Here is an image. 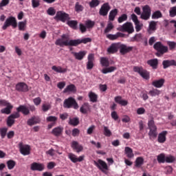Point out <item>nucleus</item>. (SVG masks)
<instances>
[{
	"instance_id": "nucleus-57",
	"label": "nucleus",
	"mask_w": 176,
	"mask_h": 176,
	"mask_svg": "<svg viewBox=\"0 0 176 176\" xmlns=\"http://www.w3.org/2000/svg\"><path fill=\"white\" fill-rule=\"evenodd\" d=\"M165 162L166 163H174L175 162V157L173 155L165 157Z\"/></svg>"
},
{
	"instance_id": "nucleus-33",
	"label": "nucleus",
	"mask_w": 176,
	"mask_h": 176,
	"mask_svg": "<svg viewBox=\"0 0 176 176\" xmlns=\"http://www.w3.org/2000/svg\"><path fill=\"white\" fill-rule=\"evenodd\" d=\"M157 25V23H156V21H151L149 23V25H148V32L149 34H151V31H156V26Z\"/></svg>"
},
{
	"instance_id": "nucleus-41",
	"label": "nucleus",
	"mask_w": 176,
	"mask_h": 176,
	"mask_svg": "<svg viewBox=\"0 0 176 176\" xmlns=\"http://www.w3.org/2000/svg\"><path fill=\"white\" fill-rule=\"evenodd\" d=\"M162 17H163V14L160 10L154 12L151 16L153 19H162Z\"/></svg>"
},
{
	"instance_id": "nucleus-54",
	"label": "nucleus",
	"mask_w": 176,
	"mask_h": 176,
	"mask_svg": "<svg viewBox=\"0 0 176 176\" xmlns=\"http://www.w3.org/2000/svg\"><path fill=\"white\" fill-rule=\"evenodd\" d=\"M113 30V24L112 22H110L107 24V28L104 30V34H108V32H111Z\"/></svg>"
},
{
	"instance_id": "nucleus-32",
	"label": "nucleus",
	"mask_w": 176,
	"mask_h": 176,
	"mask_svg": "<svg viewBox=\"0 0 176 176\" xmlns=\"http://www.w3.org/2000/svg\"><path fill=\"white\" fill-rule=\"evenodd\" d=\"M124 153L129 159L134 157V153H133V149L131 148L129 146L125 147Z\"/></svg>"
},
{
	"instance_id": "nucleus-2",
	"label": "nucleus",
	"mask_w": 176,
	"mask_h": 176,
	"mask_svg": "<svg viewBox=\"0 0 176 176\" xmlns=\"http://www.w3.org/2000/svg\"><path fill=\"white\" fill-rule=\"evenodd\" d=\"M9 27L17 28V19H16V17L12 16L8 17L2 26V30L5 31L6 30H8Z\"/></svg>"
},
{
	"instance_id": "nucleus-44",
	"label": "nucleus",
	"mask_w": 176,
	"mask_h": 176,
	"mask_svg": "<svg viewBox=\"0 0 176 176\" xmlns=\"http://www.w3.org/2000/svg\"><path fill=\"white\" fill-rule=\"evenodd\" d=\"M141 41H142V34L141 33L136 34L132 38V42H141Z\"/></svg>"
},
{
	"instance_id": "nucleus-60",
	"label": "nucleus",
	"mask_w": 176,
	"mask_h": 176,
	"mask_svg": "<svg viewBox=\"0 0 176 176\" xmlns=\"http://www.w3.org/2000/svg\"><path fill=\"white\" fill-rule=\"evenodd\" d=\"M135 25L136 32H140V30H142L143 25L140 21L136 22V23H135Z\"/></svg>"
},
{
	"instance_id": "nucleus-38",
	"label": "nucleus",
	"mask_w": 176,
	"mask_h": 176,
	"mask_svg": "<svg viewBox=\"0 0 176 176\" xmlns=\"http://www.w3.org/2000/svg\"><path fill=\"white\" fill-rule=\"evenodd\" d=\"M89 103H84L80 108V112L84 114L87 113V111H89Z\"/></svg>"
},
{
	"instance_id": "nucleus-13",
	"label": "nucleus",
	"mask_w": 176,
	"mask_h": 176,
	"mask_svg": "<svg viewBox=\"0 0 176 176\" xmlns=\"http://www.w3.org/2000/svg\"><path fill=\"white\" fill-rule=\"evenodd\" d=\"M68 158L72 162V163H78V162H83L85 160V155H80L78 157L75 154L69 153L68 154Z\"/></svg>"
},
{
	"instance_id": "nucleus-3",
	"label": "nucleus",
	"mask_w": 176,
	"mask_h": 176,
	"mask_svg": "<svg viewBox=\"0 0 176 176\" xmlns=\"http://www.w3.org/2000/svg\"><path fill=\"white\" fill-rule=\"evenodd\" d=\"M153 48L157 52L156 56L158 57L168 52V47L163 45L160 41L156 42L153 45Z\"/></svg>"
},
{
	"instance_id": "nucleus-11",
	"label": "nucleus",
	"mask_w": 176,
	"mask_h": 176,
	"mask_svg": "<svg viewBox=\"0 0 176 176\" xmlns=\"http://www.w3.org/2000/svg\"><path fill=\"white\" fill-rule=\"evenodd\" d=\"M109 10H111L109 3H104L99 10V14L103 16H108V12H109Z\"/></svg>"
},
{
	"instance_id": "nucleus-29",
	"label": "nucleus",
	"mask_w": 176,
	"mask_h": 176,
	"mask_svg": "<svg viewBox=\"0 0 176 176\" xmlns=\"http://www.w3.org/2000/svg\"><path fill=\"white\" fill-rule=\"evenodd\" d=\"M74 56L76 60H83L85 56H86V51H80L79 52H74Z\"/></svg>"
},
{
	"instance_id": "nucleus-56",
	"label": "nucleus",
	"mask_w": 176,
	"mask_h": 176,
	"mask_svg": "<svg viewBox=\"0 0 176 176\" xmlns=\"http://www.w3.org/2000/svg\"><path fill=\"white\" fill-rule=\"evenodd\" d=\"M52 69L55 71V72H59L60 74L67 71V69H63L61 67H52Z\"/></svg>"
},
{
	"instance_id": "nucleus-18",
	"label": "nucleus",
	"mask_w": 176,
	"mask_h": 176,
	"mask_svg": "<svg viewBox=\"0 0 176 176\" xmlns=\"http://www.w3.org/2000/svg\"><path fill=\"white\" fill-rule=\"evenodd\" d=\"M38 123H41V118L35 116H32L27 122L28 126H34V124H38Z\"/></svg>"
},
{
	"instance_id": "nucleus-19",
	"label": "nucleus",
	"mask_w": 176,
	"mask_h": 176,
	"mask_svg": "<svg viewBox=\"0 0 176 176\" xmlns=\"http://www.w3.org/2000/svg\"><path fill=\"white\" fill-rule=\"evenodd\" d=\"M71 146L72 149L76 151L77 153H79V152H82V151H83V146L79 144V143L76 141H73Z\"/></svg>"
},
{
	"instance_id": "nucleus-64",
	"label": "nucleus",
	"mask_w": 176,
	"mask_h": 176,
	"mask_svg": "<svg viewBox=\"0 0 176 176\" xmlns=\"http://www.w3.org/2000/svg\"><path fill=\"white\" fill-rule=\"evenodd\" d=\"M32 8H38L41 3L39 0H32Z\"/></svg>"
},
{
	"instance_id": "nucleus-49",
	"label": "nucleus",
	"mask_w": 176,
	"mask_h": 176,
	"mask_svg": "<svg viewBox=\"0 0 176 176\" xmlns=\"http://www.w3.org/2000/svg\"><path fill=\"white\" fill-rule=\"evenodd\" d=\"M84 9H85V8L83 7V6L80 5V3H79V2L76 3L75 10H76V12H77V13H79V12H83Z\"/></svg>"
},
{
	"instance_id": "nucleus-23",
	"label": "nucleus",
	"mask_w": 176,
	"mask_h": 176,
	"mask_svg": "<svg viewBox=\"0 0 176 176\" xmlns=\"http://www.w3.org/2000/svg\"><path fill=\"white\" fill-rule=\"evenodd\" d=\"M63 130H64L63 127L57 126L52 131V134H53V135H55V137H60V135L63 134Z\"/></svg>"
},
{
	"instance_id": "nucleus-51",
	"label": "nucleus",
	"mask_w": 176,
	"mask_h": 176,
	"mask_svg": "<svg viewBox=\"0 0 176 176\" xmlns=\"http://www.w3.org/2000/svg\"><path fill=\"white\" fill-rule=\"evenodd\" d=\"M103 131L104 135H105V137H111V135H112V132L111 131L109 128H108V126H104Z\"/></svg>"
},
{
	"instance_id": "nucleus-12",
	"label": "nucleus",
	"mask_w": 176,
	"mask_h": 176,
	"mask_svg": "<svg viewBox=\"0 0 176 176\" xmlns=\"http://www.w3.org/2000/svg\"><path fill=\"white\" fill-rule=\"evenodd\" d=\"M18 118H20V113H14L11 114L7 119V126L12 127L14 124V119H18Z\"/></svg>"
},
{
	"instance_id": "nucleus-50",
	"label": "nucleus",
	"mask_w": 176,
	"mask_h": 176,
	"mask_svg": "<svg viewBox=\"0 0 176 176\" xmlns=\"http://www.w3.org/2000/svg\"><path fill=\"white\" fill-rule=\"evenodd\" d=\"M52 109V105L50 103H43L42 105V111L43 112H47L50 109Z\"/></svg>"
},
{
	"instance_id": "nucleus-22",
	"label": "nucleus",
	"mask_w": 176,
	"mask_h": 176,
	"mask_svg": "<svg viewBox=\"0 0 176 176\" xmlns=\"http://www.w3.org/2000/svg\"><path fill=\"white\" fill-rule=\"evenodd\" d=\"M167 131H163L162 132L159 133L157 141L158 142H160V144H164V142H166V136L167 135Z\"/></svg>"
},
{
	"instance_id": "nucleus-30",
	"label": "nucleus",
	"mask_w": 176,
	"mask_h": 176,
	"mask_svg": "<svg viewBox=\"0 0 176 176\" xmlns=\"http://www.w3.org/2000/svg\"><path fill=\"white\" fill-rule=\"evenodd\" d=\"M87 67H94V54H89L87 57Z\"/></svg>"
},
{
	"instance_id": "nucleus-45",
	"label": "nucleus",
	"mask_w": 176,
	"mask_h": 176,
	"mask_svg": "<svg viewBox=\"0 0 176 176\" xmlns=\"http://www.w3.org/2000/svg\"><path fill=\"white\" fill-rule=\"evenodd\" d=\"M127 14H122L120 16L118 17V21L119 24H122V23H124V21H127Z\"/></svg>"
},
{
	"instance_id": "nucleus-52",
	"label": "nucleus",
	"mask_w": 176,
	"mask_h": 176,
	"mask_svg": "<svg viewBox=\"0 0 176 176\" xmlns=\"http://www.w3.org/2000/svg\"><path fill=\"white\" fill-rule=\"evenodd\" d=\"M115 69H116V67H106L102 70V74H109V72H113Z\"/></svg>"
},
{
	"instance_id": "nucleus-7",
	"label": "nucleus",
	"mask_w": 176,
	"mask_h": 176,
	"mask_svg": "<svg viewBox=\"0 0 176 176\" xmlns=\"http://www.w3.org/2000/svg\"><path fill=\"white\" fill-rule=\"evenodd\" d=\"M142 13L140 15V19L142 20H149L151 19V14L152 10H151V7L149 6L146 5L142 8Z\"/></svg>"
},
{
	"instance_id": "nucleus-35",
	"label": "nucleus",
	"mask_w": 176,
	"mask_h": 176,
	"mask_svg": "<svg viewBox=\"0 0 176 176\" xmlns=\"http://www.w3.org/2000/svg\"><path fill=\"white\" fill-rule=\"evenodd\" d=\"M152 85L155 87H157V88L162 87V86H163V85H164V79H160L158 80L153 81L152 82Z\"/></svg>"
},
{
	"instance_id": "nucleus-10",
	"label": "nucleus",
	"mask_w": 176,
	"mask_h": 176,
	"mask_svg": "<svg viewBox=\"0 0 176 176\" xmlns=\"http://www.w3.org/2000/svg\"><path fill=\"white\" fill-rule=\"evenodd\" d=\"M19 148L20 153H21V155H23V156H27L30 155L31 151L30 145H24L23 142H20L19 144Z\"/></svg>"
},
{
	"instance_id": "nucleus-27",
	"label": "nucleus",
	"mask_w": 176,
	"mask_h": 176,
	"mask_svg": "<svg viewBox=\"0 0 176 176\" xmlns=\"http://www.w3.org/2000/svg\"><path fill=\"white\" fill-rule=\"evenodd\" d=\"M163 67H176V61L175 60H166L162 62Z\"/></svg>"
},
{
	"instance_id": "nucleus-1",
	"label": "nucleus",
	"mask_w": 176,
	"mask_h": 176,
	"mask_svg": "<svg viewBox=\"0 0 176 176\" xmlns=\"http://www.w3.org/2000/svg\"><path fill=\"white\" fill-rule=\"evenodd\" d=\"M90 42H91V38L89 37L69 40V36L63 34L60 38H58L56 41L55 45H56V46H60V47H64V46H79L81 43L86 45V43H89Z\"/></svg>"
},
{
	"instance_id": "nucleus-4",
	"label": "nucleus",
	"mask_w": 176,
	"mask_h": 176,
	"mask_svg": "<svg viewBox=\"0 0 176 176\" xmlns=\"http://www.w3.org/2000/svg\"><path fill=\"white\" fill-rule=\"evenodd\" d=\"M63 107L69 109V108H74V109H78L79 108V105L75 98L72 97H69L65 99L63 102Z\"/></svg>"
},
{
	"instance_id": "nucleus-5",
	"label": "nucleus",
	"mask_w": 176,
	"mask_h": 176,
	"mask_svg": "<svg viewBox=\"0 0 176 176\" xmlns=\"http://www.w3.org/2000/svg\"><path fill=\"white\" fill-rule=\"evenodd\" d=\"M118 31L127 32L129 34H133V32H134V25H133L131 22H126L118 28Z\"/></svg>"
},
{
	"instance_id": "nucleus-6",
	"label": "nucleus",
	"mask_w": 176,
	"mask_h": 176,
	"mask_svg": "<svg viewBox=\"0 0 176 176\" xmlns=\"http://www.w3.org/2000/svg\"><path fill=\"white\" fill-rule=\"evenodd\" d=\"M94 164L102 171V173H104L105 174L106 171L105 170H108V164H107V162L103 161L102 160H98V161L94 160Z\"/></svg>"
},
{
	"instance_id": "nucleus-58",
	"label": "nucleus",
	"mask_w": 176,
	"mask_h": 176,
	"mask_svg": "<svg viewBox=\"0 0 176 176\" xmlns=\"http://www.w3.org/2000/svg\"><path fill=\"white\" fill-rule=\"evenodd\" d=\"M170 17H175L176 16V6L170 8L169 10Z\"/></svg>"
},
{
	"instance_id": "nucleus-20",
	"label": "nucleus",
	"mask_w": 176,
	"mask_h": 176,
	"mask_svg": "<svg viewBox=\"0 0 176 176\" xmlns=\"http://www.w3.org/2000/svg\"><path fill=\"white\" fill-rule=\"evenodd\" d=\"M16 111V113H19V112H21L25 116H27V115H30V109L25 105H20L17 107Z\"/></svg>"
},
{
	"instance_id": "nucleus-47",
	"label": "nucleus",
	"mask_w": 176,
	"mask_h": 176,
	"mask_svg": "<svg viewBox=\"0 0 176 176\" xmlns=\"http://www.w3.org/2000/svg\"><path fill=\"white\" fill-rule=\"evenodd\" d=\"M67 24L73 30H76L78 28V21H69Z\"/></svg>"
},
{
	"instance_id": "nucleus-26",
	"label": "nucleus",
	"mask_w": 176,
	"mask_h": 176,
	"mask_svg": "<svg viewBox=\"0 0 176 176\" xmlns=\"http://www.w3.org/2000/svg\"><path fill=\"white\" fill-rule=\"evenodd\" d=\"M76 87L74 84L67 85V87L63 90V93H76Z\"/></svg>"
},
{
	"instance_id": "nucleus-9",
	"label": "nucleus",
	"mask_w": 176,
	"mask_h": 176,
	"mask_svg": "<svg viewBox=\"0 0 176 176\" xmlns=\"http://www.w3.org/2000/svg\"><path fill=\"white\" fill-rule=\"evenodd\" d=\"M54 19L59 20V21H62L63 23H65L67 20L69 19V15L64 12L58 11L56 12Z\"/></svg>"
},
{
	"instance_id": "nucleus-14",
	"label": "nucleus",
	"mask_w": 176,
	"mask_h": 176,
	"mask_svg": "<svg viewBox=\"0 0 176 176\" xmlns=\"http://www.w3.org/2000/svg\"><path fill=\"white\" fill-rule=\"evenodd\" d=\"M30 170L32 171H43L45 170V165L41 163L33 162L30 165Z\"/></svg>"
},
{
	"instance_id": "nucleus-15",
	"label": "nucleus",
	"mask_w": 176,
	"mask_h": 176,
	"mask_svg": "<svg viewBox=\"0 0 176 176\" xmlns=\"http://www.w3.org/2000/svg\"><path fill=\"white\" fill-rule=\"evenodd\" d=\"M16 90H17V91L25 93L28 91V85H27L25 82H19L16 85Z\"/></svg>"
},
{
	"instance_id": "nucleus-53",
	"label": "nucleus",
	"mask_w": 176,
	"mask_h": 176,
	"mask_svg": "<svg viewBox=\"0 0 176 176\" xmlns=\"http://www.w3.org/2000/svg\"><path fill=\"white\" fill-rule=\"evenodd\" d=\"M98 5H100V0H91L89 2V6L91 8H97V6H98Z\"/></svg>"
},
{
	"instance_id": "nucleus-61",
	"label": "nucleus",
	"mask_w": 176,
	"mask_h": 176,
	"mask_svg": "<svg viewBox=\"0 0 176 176\" xmlns=\"http://www.w3.org/2000/svg\"><path fill=\"white\" fill-rule=\"evenodd\" d=\"M47 122H52V123H56L57 122V117L50 116L46 118Z\"/></svg>"
},
{
	"instance_id": "nucleus-25",
	"label": "nucleus",
	"mask_w": 176,
	"mask_h": 176,
	"mask_svg": "<svg viewBox=\"0 0 176 176\" xmlns=\"http://www.w3.org/2000/svg\"><path fill=\"white\" fill-rule=\"evenodd\" d=\"M12 109H13V105L10 103L6 106V108L1 110V113H5L6 115H10L12 113Z\"/></svg>"
},
{
	"instance_id": "nucleus-36",
	"label": "nucleus",
	"mask_w": 176,
	"mask_h": 176,
	"mask_svg": "<svg viewBox=\"0 0 176 176\" xmlns=\"http://www.w3.org/2000/svg\"><path fill=\"white\" fill-rule=\"evenodd\" d=\"M142 164H144V158L142 157H137L135 161V166L140 168Z\"/></svg>"
},
{
	"instance_id": "nucleus-43",
	"label": "nucleus",
	"mask_w": 176,
	"mask_h": 176,
	"mask_svg": "<svg viewBox=\"0 0 176 176\" xmlns=\"http://www.w3.org/2000/svg\"><path fill=\"white\" fill-rule=\"evenodd\" d=\"M69 124L71 126H78L79 124V118H69Z\"/></svg>"
},
{
	"instance_id": "nucleus-39",
	"label": "nucleus",
	"mask_w": 176,
	"mask_h": 176,
	"mask_svg": "<svg viewBox=\"0 0 176 176\" xmlns=\"http://www.w3.org/2000/svg\"><path fill=\"white\" fill-rule=\"evenodd\" d=\"M18 28L19 31H25V28H27V21H19Z\"/></svg>"
},
{
	"instance_id": "nucleus-55",
	"label": "nucleus",
	"mask_w": 176,
	"mask_h": 176,
	"mask_svg": "<svg viewBox=\"0 0 176 176\" xmlns=\"http://www.w3.org/2000/svg\"><path fill=\"white\" fill-rule=\"evenodd\" d=\"M148 94H150L151 97H156V96H159V94H160V91H159L158 89H154L151 90L148 92Z\"/></svg>"
},
{
	"instance_id": "nucleus-42",
	"label": "nucleus",
	"mask_w": 176,
	"mask_h": 176,
	"mask_svg": "<svg viewBox=\"0 0 176 176\" xmlns=\"http://www.w3.org/2000/svg\"><path fill=\"white\" fill-rule=\"evenodd\" d=\"M8 134V128L7 127H3L0 128V136L1 140H3L5 137H6V135Z\"/></svg>"
},
{
	"instance_id": "nucleus-40",
	"label": "nucleus",
	"mask_w": 176,
	"mask_h": 176,
	"mask_svg": "<svg viewBox=\"0 0 176 176\" xmlns=\"http://www.w3.org/2000/svg\"><path fill=\"white\" fill-rule=\"evenodd\" d=\"M100 64L102 67H109V60L107 57L100 58Z\"/></svg>"
},
{
	"instance_id": "nucleus-31",
	"label": "nucleus",
	"mask_w": 176,
	"mask_h": 176,
	"mask_svg": "<svg viewBox=\"0 0 176 176\" xmlns=\"http://www.w3.org/2000/svg\"><path fill=\"white\" fill-rule=\"evenodd\" d=\"M149 130L148 135L150 138H156V137H157V127L150 128Z\"/></svg>"
},
{
	"instance_id": "nucleus-17",
	"label": "nucleus",
	"mask_w": 176,
	"mask_h": 176,
	"mask_svg": "<svg viewBox=\"0 0 176 176\" xmlns=\"http://www.w3.org/2000/svg\"><path fill=\"white\" fill-rule=\"evenodd\" d=\"M126 34L122 32H117L116 34H107V38L110 41H116L118 38H124Z\"/></svg>"
},
{
	"instance_id": "nucleus-37",
	"label": "nucleus",
	"mask_w": 176,
	"mask_h": 176,
	"mask_svg": "<svg viewBox=\"0 0 176 176\" xmlns=\"http://www.w3.org/2000/svg\"><path fill=\"white\" fill-rule=\"evenodd\" d=\"M8 170H13L16 167V162L13 160H9L6 162Z\"/></svg>"
},
{
	"instance_id": "nucleus-8",
	"label": "nucleus",
	"mask_w": 176,
	"mask_h": 176,
	"mask_svg": "<svg viewBox=\"0 0 176 176\" xmlns=\"http://www.w3.org/2000/svg\"><path fill=\"white\" fill-rule=\"evenodd\" d=\"M134 72H138L143 78V79H146V80H148L150 78V75L148 71L142 69V67H133Z\"/></svg>"
},
{
	"instance_id": "nucleus-59",
	"label": "nucleus",
	"mask_w": 176,
	"mask_h": 176,
	"mask_svg": "<svg viewBox=\"0 0 176 176\" xmlns=\"http://www.w3.org/2000/svg\"><path fill=\"white\" fill-rule=\"evenodd\" d=\"M96 23H94V21H91V20H88L87 21H85V25L87 28H93V27H94V25Z\"/></svg>"
},
{
	"instance_id": "nucleus-16",
	"label": "nucleus",
	"mask_w": 176,
	"mask_h": 176,
	"mask_svg": "<svg viewBox=\"0 0 176 176\" xmlns=\"http://www.w3.org/2000/svg\"><path fill=\"white\" fill-rule=\"evenodd\" d=\"M118 49H120L121 54H126V53H130L133 50V47H127L124 44H121L119 45Z\"/></svg>"
},
{
	"instance_id": "nucleus-48",
	"label": "nucleus",
	"mask_w": 176,
	"mask_h": 176,
	"mask_svg": "<svg viewBox=\"0 0 176 176\" xmlns=\"http://www.w3.org/2000/svg\"><path fill=\"white\" fill-rule=\"evenodd\" d=\"M147 64L151 67H157L159 61L157 60V59H151L147 61Z\"/></svg>"
},
{
	"instance_id": "nucleus-62",
	"label": "nucleus",
	"mask_w": 176,
	"mask_h": 176,
	"mask_svg": "<svg viewBox=\"0 0 176 176\" xmlns=\"http://www.w3.org/2000/svg\"><path fill=\"white\" fill-rule=\"evenodd\" d=\"M47 13L50 16H54V14H56V10L54 8L50 7V8H48Z\"/></svg>"
},
{
	"instance_id": "nucleus-21",
	"label": "nucleus",
	"mask_w": 176,
	"mask_h": 176,
	"mask_svg": "<svg viewBox=\"0 0 176 176\" xmlns=\"http://www.w3.org/2000/svg\"><path fill=\"white\" fill-rule=\"evenodd\" d=\"M118 50H119V44L118 43H112L107 49V52L109 54H113L114 53H116Z\"/></svg>"
},
{
	"instance_id": "nucleus-63",
	"label": "nucleus",
	"mask_w": 176,
	"mask_h": 176,
	"mask_svg": "<svg viewBox=\"0 0 176 176\" xmlns=\"http://www.w3.org/2000/svg\"><path fill=\"white\" fill-rule=\"evenodd\" d=\"M167 45L169 46L170 50L175 49L176 43L174 41H167Z\"/></svg>"
},
{
	"instance_id": "nucleus-34",
	"label": "nucleus",
	"mask_w": 176,
	"mask_h": 176,
	"mask_svg": "<svg viewBox=\"0 0 176 176\" xmlns=\"http://www.w3.org/2000/svg\"><path fill=\"white\" fill-rule=\"evenodd\" d=\"M89 98L91 102H97L98 100V96L96 94V93L91 91L89 93Z\"/></svg>"
},
{
	"instance_id": "nucleus-24",
	"label": "nucleus",
	"mask_w": 176,
	"mask_h": 176,
	"mask_svg": "<svg viewBox=\"0 0 176 176\" xmlns=\"http://www.w3.org/2000/svg\"><path fill=\"white\" fill-rule=\"evenodd\" d=\"M114 101L117 102V104H119L120 105H122V107H126L127 104H129V102L127 100H124L122 99V96H116L114 98Z\"/></svg>"
},
{
	"instance_id": "nucleus-46",
	"label": "nucleus",
	"mask_w": 176,
	"mask_h": 176,
	"mask_svg": "<svg viewBox=\"0 0 176 176\" xmlns=\"http://www.w3.org/2000/svg\"><path fill=\"white\" fill-rule=\"evenodd\" d=\"M157 160L158 163H166V155L164 153H161L157 155Z\"/></svg>"
},
{
	"instance_id": "nucleus-28",
	"label": "nucleus",
	"mask_w": 176,
	"mask_h": 176,
	"mask_svg": "<svg viewBox=\"0 0 176 176\" xmlns=\"http://www.w3.org/2000/svg\"><path fill=\"white\" fill-rule=\"evenodd\" d=\"M118 12L119 11L116 8L111 10L109 14V20L110 21H113L115 20V17H116V16H118Z\"/></svg>"
}]
</instances>
